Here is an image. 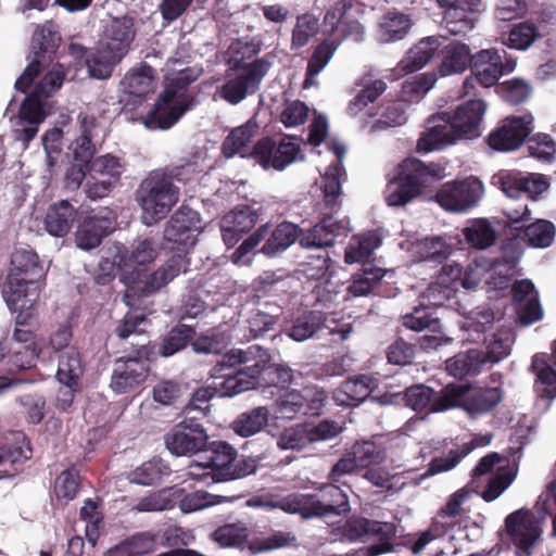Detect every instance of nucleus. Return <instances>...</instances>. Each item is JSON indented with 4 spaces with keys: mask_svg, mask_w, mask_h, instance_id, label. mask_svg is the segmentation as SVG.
<instances>
[{
    "mask_svg": "<svg viewBox=\"0 0 556 556\" xmlns=\"http://www.w3.org/2000/svg\"><path fill=\"white\" fill-rule=\"evenodd\" d=\"M441 395L442 391L434 396V392L431 388L424 384H417L406 389L404 400L405 404L416 412H422L425 409L438 412L434 406Z\"/></svg>",
    "mask_w": 556,
    "mask_h": 556,
    "instance_id": "bf43d9fd",
    "label": "nucleus"
},
{
    "mask_svg": "<svg viewBox=\"0 0 556 556\" xmlns=\"http://www.w3.org/2000/svg\"><path fill=\"white\" fill-rule=\"evenodd\" d=\"M533 116L506 117L502 126L489 136V144L497 151H511L522 144L533 129Z\"/></svg>",
    "mask_w": 556,
    "mask_h": 556,
    "instance_id": "f3484780",
    "label": "nucleus"
},
{
    "mask_svg": "<svg viewBox=\"0 0 556 556\" xmlns=\"http://www.w3.org/2000/svg\"><path fill=\"white\" fill-rule=\"evenodd\" d=\"M61 36L52 21L37 27L31 39L33 56L24 70H46L52 61Z\"/></svg>",
    "mask_w": 556,
    "mask_h": 556,
    "instance_id": "aec40b11",
    "label": "nucleus"
},
{
    "mask_svg": "<svg viewBox=\"0 0 556 556\" xmlns=\"http://www.w3.org/2000/svg\"><path fill=\"white\" fill-rule=\"evenodd\" d=\"M337 160L326 170L324 175V194L328 204H334L341 194V181L344 170L341 166L342 159L345 155V148L340 143L331 146Z\"/></svg>",
    "mask_w": 556,
    "mask_h": 556,
    "instance_id": "c9c22d12",
    "label": "nucleus"
},
{
    "mask_svg": "<svg viewBox=\"0 0 556 556\" xmlns=\"http://www.w3.org/2000/svg\"><path fill=\"white\" fill-rule=\"evenodd\" d=\"M2 293L12 312L20 308H31L39 300L40 285L28 283L27 280H21V278L8 277Z\"/></svg>",
    "mask_w": 556,
    "mask_h": 556,
    "instance_id": "c85d7f7f",
    "label": "nucleus"
},
{
    "mask_svg": "<svg viewBox=\"0 0 556 556\" xmlns=\"http://www.w3.org/2000/svg\"><path fill=\"white\" fill-rule=\"evenodd\" d=\"M458 139L462 138L452 117L447 113H441L428 121L427 130L418 140V148L426 151L435 150Z\"/></svg>",
    "mask_w": 556,
    "mask_h": 556,
    "instance_id": "4be33fe9",
    "label": "nucleus"
},
{
    "mask_svg": "<svg viewBox=\"0 0 556 556\" xmlns=\"http://www.w3.org/2000/svg\"><path fill=\"white\" fill-rule=\"evenodd\" d=\"M511 293L519 318L525 324H533L543 316L538 291L529 279L516 281L511 287Z\"/></svg>",
    "mask_w": 556,
    "mask_h": 556,
    "instance_id": "bb28decb",
    "label": "nucleus"
},
{
    "mask_svg": "<svg viewBox=\"0 0 556 556\" xmlns=\"http://www.w3.org/2000/svg\"><path fill=\"white\" fill-rule=\"evenodd\" d=\"M351 450L362 469L379 465L387 458L386 447L374 440L357 441Z\"/></svg>",
    "mask_w": 556,
    "mask_h": 556,
    "instance_id": "5fc2aeb1",
    "label": "nucleus"
},
{
    "mask_svg": "<svg viewBox=\"0 0 556 556\" xmlns=\"http://www.w3.org/2000/svg\"><path fill=\"white\" fill-rule=\"evenodd\" d=\"M282 505L286 513L299 514L305 519L340 515L350 509L348 495L332 483L321 489L320 497L314 494H291Z\"/></svg>",
    "mask_w": 556,
    "mask_h": 556,
    "instance_id": "6e6552de",
    "label": "nucleus"
},
{
    "mask_svg": "<svg viewBox=\"0 0 556 556\" xmlns=\"http://www.w3.org/2000/svg\"><path fill=\"white\" fill-rule=\"evenodd\" d=\"M200 218L189 207L178 208L166 223L164 240L172 250H189L195 244L194 231L199 228Z\"/></svg>",
    "mask_w": 556,
    "mask_h": 556,
    "instance_id": "4468645a",
    "label": "nucleus"
},
{
    "mask_svg": "<svg viewBox=\"0 0 556 556\" xmlns=\"http://www.w3.org/2000/svg\"><path fill=\"white\" fill-rule=\"evenodd\" d=\"M352 7L353 0H338L325 13L324 34L338 40V46L343 40L362 42L365 39L364 26L349 15Z\"/></svg>",
    "mask_w": 556,
    "mask_h": 556,
    "instance_id": "9d476101",
    "label": "nucleus"
},
{
    "mask_svg": "<svg viewBox=\"0 0 556 556\" xmlns=\"http://www.w3.org/2000/svg\"><path fill=\"white\" fill-rule=\"evenodd\" d=\"M170 473L169 466L160 457L144 462L128 473L130 483L139 485H153L159 483L164 476Z\"/></svg>",
    "mask_w": 556,
    "mask_h": 556,
    "instance_id": "37998d69",
    "label": "nucleus"
},
{
    "mask_svg": "<svg viewBox=\"0 0 556 556\" xmlns=\"http://www.w3.org/2000/svg\"><path fill=\"white\" fill-rule=\"evenodd\" d=\"M377 388V381L370 376L362 375L345 380L334 392L333 400L338 405L352 406L366 400Z\"/></svg>",
    "mask_w": 556,
    "mask_h": 556,
    "instance_id": "c756f323",
    "label": "nucleus"
},
{
    "mask_svg": "<svg viewBox=\"0 0 556 556\" xmlns=\"http://www.w3.org/2000/svg\"><path fill=\"white\" fill-rule=\"evenodd\" d=\"M542 515L535 517L530 510L519 509L506 517L505 525L509 539L522 555L539 540L542 528Z\"/></svg>",
    "mask_w": 556,
    "mask_h": 556,
    "instance_id": "ddd939ff",
    "label": "nucleus"
},
{
    "mask_svg": "<svg viewBox=\"0 0 556 556\" xmlns=\"http://www.w3.org/2000/svg\"><path fill=\"white\" fill-rule=\"evenodd\" d=\"M406 104L404 101H390L383 104L382 112L374 122L371 131L399 127L406 123Z\"/></svg>",
    "mask_w": 556,
    "mask_h": 556,
    "instance_id": "4d7b16f0",
    "label": "nucleus"
},
{
    "mask_svg": "<svg viewBox=\"0 0 556 556\" xmlns=\"http://www.w3.org/2000/svg\"><path fill=\"white\" fill-rule=\"evenodd\" d=\"M125 169V160L111 153L96 157L90 164L91 175H98L115 186L119 182Z\"/></svg>",
    "mask_w": 556,
    "mask_h": 556,
    "instance_id": "de8ad7c7",
    "label": "nucleus"
},
{
    "mask_svg": "<svg viewBox=\"0 0 556 556\" xmlns=\"http://www.w3.org/2000/svg\"><path fill=\"white\" fill-rule=\"evenodd\" d=\"M518 260L519 255L516 253L510 256H504L503 260L492 264L485 279L488 293L492 291H505L509 288L510 279L516 274Z\"/></svg>",
    "mask_w": 556,
    "mask_h": 556,
    "instance_id": "72a5a7b5",
    "label": "nucleus"
},
{
    "mask_svg": "<svg viewBox=\"0 0 556 556\" xmlns=\"http://www.w3.org/2000/svg\"><path fill=\"white\" fill-rule=\"evenodd\" d=\"M420 261L441 263L452 253V247L441 237L425 238L414 245Z\"/></svg>",
    "mask_w": 556,
    "mask_h": 556,
    "instance_id": "8fccbe9b",
    "label": "nucleus"
},
{
    "mask_svg": "<svg viewBox=\"0 0 556 556\" xmlns=\"http://www.w3.org/2000/svg\"><path fill=\"white\" fill-rule=\"evenodd\" d=\"M517 62L504 49H484L470 53L469 70H514Z\"/></svg>",
    "mask_w": 556,
    "mask_h": 556,
    "instance_id": "a19ab883",
    "label": "nucleus"
},
{
    "mask_svg": "<svg viewBox=\"0 0 556 556\" xmlns=\"http://www.w3.org/2000/svg\"><path fill=\"white\" fill-rule=\"evenodd\" d=\"M412 27L408 15L400 12H388L379 25L380 39L386 42L403 39Z\"/></svg>",
    "mask_w": 556,
    "mask_h": 556,
    "instance_id": "49530a36",
    "label": "nucleus"
},
{
    "mask_svg": "<svg viewBox=\"0 0 556 556\" xmlns=\"http://www.w3.org/2000/svg\"><path fill=\"white\" fill-rule=\"evenodd\" d=\"M76 219V210L67 200H61L50 205L45 226L47 231L54 237L67 235Z\"/></svg>",
    "mask_w": 556,
    "mask_h": 556,
    "instance_id": "473e14b6",
    "label": "nucleus"
},
{
    "mask_svg": "<svg viewBox=\"0 0 556 556\" xmlns=\"http://www.w3.org/2000/svg\"><path fill=\"white\" fill-rule=\"evenodd\" d=\"M134 37L132 20H115L110 28V40L100 48V59L97 62L104 63V67L113 68L126 54Z\"/></svg>",
    "mask_w": 556,
    "mask_h": 556,
    "instance_id": "6ab92c4d",
    "label": "nucleus"
},
{
    "mask_svg": "<svg viewBox=\"0 0 556 556\" xmlns=\"http://www.w3.org/2000/svg\"><path fill=\"white\" fill-rule=\"evenodd\" d=\"M555 237L554 225L545 219H538L529 225L523 232V239L534 248H546L552 244Z\"/></svg>",
    "mask_w": 556,
    "mask_h": 556,
    "instance_id": "338daca9",
    "label": "nucleus"
},
{
    "mask_svg": "<svg viewBox=\"0 0 556 556\" xmlns=\"http://www.w3.org/2000/svg\"><path fill=\"white\" fill-rule=\"evenodd\" d=\"M324 327L329 328L325 315L321 312L311 311L296 317L287 333L292 340L302 342L312 338Z\"/></svg>",
    "mask_w": 556,
    "mask_h": 556,
    "instance_id": "79ce46f5",
    "label": "nucleus"
},
{
    "mask_svg": "<svg viewBox=\"0 0 556 556\" xmlns=\"http://www.w3.org/2000/svg\"><path fill=\"white\" fill-rule=\"evenodd\" d=\"M207 434L193 418L177 424L165 438L167 448L177 456L193 455L207 446Z\"/></svg>",
    "mask_w": 556,
    "mask_h": 556,
    "instance_id": "f8f14e48",
    "label": "nucleus"
},
{
    "mask_svg": "<svg viewBox=\"0 0 556 556\" xmlns=\"http://www.w3.org/2000/svg\"><path fill=\"white\" fill-rule=\"evenodd\" d=\"M83 375L84 365L78 349H67L58 356L55 379L59 383L76 386L77 382H81Z\"/></svg>",
    "mask_w": 556,
    "mask_h": 556,
    "instance_id": "58836bf2",
    "label": "nucleus"
},
{
    "mask_svg": "<svg viewBox=\"0 0 556 556\" xmlns=\"http://www.w3.org/2000/svg\"><path fill=\"white\" fill-rule=\"evenodd\" d=\"M225 365H215L210 376L213 379H223L220 382L214 381L218 396L232 397L243 392V369L238 368L235 372H226Z\"/></svg>",
    "mask_w": 556,
    "mask_h": 556,
    "instance_id": "c03bdc74",
    "label": "nucleus"
},
{
    "mask_svg": "<svg viewBox=\"0 0 556 556\" xmlns=\"http://www.w3.org/2000/svg\"><path fill=\"white\" fill-rule=\"evenodd\" d=\"M245 159L253 165L258 164L264 169L283 170L288 165L302 160L303 156L299 139L294 136H286L278 146L269 138L258 140L245 154Z\"/></svg>",
    "mask_w": 556,
    "mask_h": 556,
    "instance_id": "1a4fd4ad",
    "label": "nucleus"
},
{
    "mask_svg": "<svg viewBox=\"0 0 556 556\" xmlns=\"http://www.w3.org/2000/svg\"><path fill=\"white\" fill-rule=\"evenodd\" d=\"M440 41L430 36L420 39L407 52L395 70H421L439 54Z\"/></svg>",
    "mask_w": 556,
    "mask_h": 556,
    "instance_id": "2f4dec72",
    "label": "nucleus"
},
{
    "mask_svg": "<svg viewBox=\"0 0 556 556\" xmlns=\"http://www.w3.org/2000/svg\"><path fill=\"white\" fill-rule=\"evenodd\" d=\"M65 72H46L45 77L35 86L21 103L18 113L12 119V134L15 141H20L23 149L29 147L37 136L39 126L46 119L42 99L51 97L63 85Z\"/></svg>",
    "mask_w": 556,
    "mask_h": 556,
    "instance_id": "7ed1b4c3",
    "label": "nucleus"
},
{
    "mask_svg": "<svg viewBox=\"0 0 556 556\" xmlns=\"http://www.w3.org/2000/svg\"><path fill=\"white\" fill-rule=\"evenodd\" d=\"M504 399L501 383L491 387L469 388L464 384H448L442 389L435 402L437 410L463 408L470 416L484 415L497 407Z\"/></svg>",
    "mask_w": 556,
    "mask_h": 556,
    "instance_id": "39448f33",
    "label": "nucleus"
},
{
    "mask_svg": "<svg viewBox=\"0 0 556 556\" xmlns=\"http://www.w3.org/2000/svg\"><path fill=\"white\" fill-rule=\"evenodd\" d=\"M513 336L509 329H498L483 338V365H493L506 358L510 353Z\"/></svg>",
    "mask_w": 556,
    "mask_h": 556,
    "instance_id": "4c0bfd02",
    "label": "nucleus"
},
{
    "mask_svg": "<svg viewBox=\"0 0 556 556\" xmlns=\"http://www.w3.org/2000/svg\"><path fill=\"white\" fill-rule=\"evenodd\" d=\"M479 0H459V2L446 5L444 22L451 35H466L473 29L478 20Z\"/></svg>",
    "mask_w": 556,
    "mask_h": 556,
    "instance_id": "393cba45",
    "label": "nucleus"
},
{
    "mask_svg": "<svg viewBox=\"0 0 556 556\" xmlns=\"http://www.w3.org/2000/svg\"><path fill=\"white\" fill-rule=\"evenodd\" d=\"M109 208L91 212L78 224L75 241L79 249L89 251L99 247L102 240L114 230V219Z\"/></svg>",
    "mask_w": 556,
    "mask_h": 556,
    "instance_id": "dca6fc26",
    "label": "nucleus"
},
{
    "mask_svg": "<svg viewBox=\"0 0 556 556\" xmlns=\"http://www.w3.org/2000/svg\"><path fill=\"white\" fill-rule=\"evenodd\" d=\"M156 359L154 346L138 344L131 352L114 362L110 387L117 394H125L140 388L147 380L151 364Z\"/></svg>",
    "mask_w": 556,
    "mask_h": 556,
    "instance_id": "423d86ee",
    "label": "nucleus"
},
{
    "mask_svg": "<svg viewBox=\"0 0 556 556\" xmlns=\"http://www.w3.org/2000/svg\"><path fill=\"white\" fill-rule=\"evenodd\" d=\"M441 169L434 165H426L417 159H406L394 169L384 191L389 206H401L410 202L419 194L429 178L440 179Z\"/></svg>",
    "mask_w": 556,
    "mask_h": 556,
    "instance_id": "20e7f679",
    "label": "nucleus"
},
{
    "mask_svg": "<svg viewBox=\"0 0 556 556\" xmlns=\"http://www.w3.org/2000/svg\"><path fill=\"white\" fill-rule=\"evenodd\" d=\"M298 238V228L293 224L282 223L273 231L271 236L262 247V252L274 256L286 251Z\"/></svg>",
    "mask_w": 556,
    "mask_h": 556,
    "instance_id": "603ef678",
    "label": "nucleus"
},
{
    "mask_svg": "<svg viewBox=\"0 0 556 556\" xmlns=\"http://www.w3.org/2000/svg\"><path fill=\"white\" fill-rule=\"evenodd\" d=\"M231 334L222 325L207 329L192 341L195 353L220 354L231 343Z\"/></svg>",
    "mask_w": 556,
    "mask_h": 556,
    "instance_id": "ea45409f",
    "label": "nucleus"
},
{
    "mask_svg": "<svg viewBox=\"0 0 556 556\" xmlns=\"http://www.w3.org/2000/svg\"><path fill=\"white\" fill-rule=\"evenodd\" d=\"M318 18L309 13L298 16L292 30L291 50H299L305 47L309 40L318 33Z\"/></svg>",
    "mask_w": 556,
    "mask_h": 556,
    "instance_id": "052dcab7",
    "label": "nucleus"
},
{
    "mask_svg": "<svg viewBox=\"0 0 556 556\" xmlns=\"http://www.w3.org/2000/svg\"><path fill=\"white\" fill-rule=\"evenodd\" d=\"M270 357L260 345L253 344L245 351V391L256 388H280L276 375H269Z\"/></svg>",
    "mask_w": 556,
    "mask_h": 556,
    "instance_id": "412c9836",
    "label": "nucleus"
},
{
    "mask_svg": "<svg viewBox=\"0 0 556 556\" xmlns=\"http://www.w3.org/2000/svg\"><path fill=\"white\" fill-rule=\"evenodd\" d=\"M438 77L435 72L415 73L408 75L402 83V99L404 102H419L435 85Z\"/></svg>",
    "mask_w": 556,
    "mask_h": 556,
    "instance_id": "f704fd0d",
    "label": "nucleus"
},
{
    "mask_svg": "<svg viewBox=\"0 0 556 556\" xmlns=\"http://www.w3.org/2000/svg\"><path fill=\"white\" fill-rule=\"evenodd\" d=\"M380 243L381 239L376 231L354 236L346 248L344 256L345 262L348 264H354L364 261L371 255Z\"/></svg>",
    "mask_w": 556,
    "mask_h": 556,
    "instance_id": "a18cd8bd",
    "label": "nucleus"
},
{
    "mask_svg": "<svg viewBox=\"0 0 556 556\" xmlns=\"http://www.w3.org/2000/svg\"><path fill=\"white\" fill-rule=\"evenodd\" d=\"M168 72L164 77V89L159 94L153 109L148 113L144 125L151 130H166L191 109L193 96L189 86L199 78V73Z\"/></svg>",
    "mask_w": 556,
    "mask_h": 556,
    "instance_id": "f03ea898",
    "label": "nucleus"
},
{
    "mask_svg": "<svg viewBox=\"0 0 556 556\" xmlns=\"http://www.w3.org/2000/svg\"><path fill=\"white\" fill-rule=\"evenodd\" d=\"M483 367L482 352L478 349L459 352L446 361V371L459 379L467 376H476Z\"/></svg>",
    "mask_w": 556,
    "mask_h": 556,
    "instance_id": "e433bc0d",
    "label": "nucleus"
},
{
    "mask_svg": "<svg viewBox=\"0 0 556 556\" xmlns=\"http://www.w3.org/2000/svg\"><path fill=\"white\" fill-rule=\"evenodd\" d=\"M80 486V475L79 471L72 466L63 470L54 480L53 494L59 502L67 504L73 501Z\"/></svg>",
    "mask_w": 556,
    "mask_h": 556,
    "instance_id": "864d4df0",
    "label": "nucleus"
},
{
    "mask_svg": "<svg viewBox=\"0 0 556 556\" xmlns=\"http://www.w3.org/2000/svg\"><path fill=\"white\" fill-rule=\"evenodd\" d=\"M187 253L188 250H177V253L155 271L149 273L146 269H138L136 273H132L131 281L124 294L126 305L135 306L139 298L148 296L159 291L180 273H186L189 265Z\"/></svg>",
    "mask_w": 556,
    "mask_h": 556,
    "instance_id": "0eeeda50",
    "label": "nucleus"
},
{
    "mask_svg": "<svg viewBox=\"0 0 556 556\" xmlns=\"http://www.w3.org/2000/svg\"><path fill=\"white\" fill-rule=\"evenodd\" d=\"M152 73L153 72L127 73L122 80L124 91L140 99L153 92L155 89L156 78Z\"/></svg>",
    "mask_w": 556,
    "mask_h": 556,
    "instance_id": "13d9d810",
    "label": "nucleus"
},
{
    "mask_svg": "<svg viewBox=\"0 0 556 556\" xmlns=\"http://www.w3.org/2000/svg\"><path fill=\"white\" fill-rule=\"evenodd\" d=\"M501 186L508 198L515 199L526 193L534 200L547 190L549 184L541 174L509 173L501 178Z\"/></svg>",
    "mask_w": 556,
    "mask_h": 556,
    "instance_id": "b1692460",
    "label": "nucleus"
},
{
    "mask_svg": "<svg viewBox=\"0 0 556 556\" xmlns=\"http://www.w3.org/2000/svg\"><path fill=\"white\" fill-rule=\"evenodd\" d=\"M307 425H294L286 428L277 439V445L281 450L301 451L312 444Z\"/></svg>",
    "mask_w": 556,
    "mask_h": 556,
    "instance_id": "69168bd1",
    "label": "nucleus"
},
{
    "mask_svg": "<svg viewBox=\"0 0 556 556\" xmlns=\"http://www.w3.org/2000/svg\"><path fill=\"white\" fill-rule=\"evenodd\" d=\"M243 208L240 205L235 211L226 214L222 219V237L228 248L235 247L243 237Z\"/></svg>",
    "mask_w": 556,
    "mask_h": 556,
    "instance_id": "774afa93",
    "label": "nucleus"
},
{
    "mask_svg": "<svg viewBox=\"0 0 556 556\" xmlns=\"http://www.w3.org/2000/svg\"><path fill=\"white\" fill-rule=\"evenodd\" d=\"M349 231V223L339 220L334 216H326L300 239V244L305 249H320L333 243L334 238Z\"/></svg>",
    "mask_w": 556,
    "mask_h": 556,
    "instance_id": "a878e982",
    "label": "nucleus"
},
{
    "mask_svg": "<svg viewBox=\"0 0 556 556\" xmlns=\"http://www.w3.org/2000/svg\"><path fill=\"white\" fill-rule=\"evenodd\" d=\"M483 194V186L476 178L447 182L438 191L437 202L446 211L465 212L475 206Z\"/></svg>",
    "mask_w": 556,
    "mask_h": 556,
    "instance_id": "9b49d317",
    "label": "nucleus"
},
{
    "mask_svg": "<svg viewBox=\"0 0 556 556\" xmlns=\"http://www.w3.org/2000/svg\"><path fill=\"white\" fill-rule=\"evenodd\" d=\"M442 63L438 70H469L470 49L465 43H450L441 51Z\"/></svg>",
    "mask_w": 556,
    "mask_h": 556,
    "instance_id": "0e129e2a",
    "label": "nucleus"
},
{
    "mask_svg": "<svg viewBox=\"0 0 556 556\" xmlns=\"http://www.w3.org/2000/svg\"><path fill=\"white\" fill-rule=\"evenodd\" d=\"M393 532V525L370 520L361 516H352L343 523L331 529L334 541L340 542H364L371 535L389 534Z\"/></svg>",
    "mask_w": 556,
    "mask_h": 556,
    "instance_id": "a211bd4d",
    "label": "nucleus"
},
{
    "mask_svg": "<svg viewBox=\"0 0 556 556\" xmlns=\"http://www.w3.org/2000/svg\"><path fill=\"white\" fill-rule=\"evenodd\" d=\"M532 369L536 375V388L542 396H556V370L546 362L545 355H534Z\"/></svg>",
    "mask_w": 556,
    "mask_h": 556,
    "instance_id": "3c124183",
    "label": "nucleus"
},
{
    "mask_svg": "<svg viewBox=\"0 0 556 556\" xmlns=\"http://www.w3.org/2000/svg\"><path fill=\"white\" fill-rule=\"evenodd\" d=\"M383 275L384 273L381 268L367 265L361 273L354 276V279L348 290L353 296L367 295L382 279Z\"/></svg>",
    "mask_w": 556,
    "mask_h": 556,
    "instance_id": "e2e57ef3",
    "label": "nucleus"
},
{
    "mask_svg": "<svg viewBox=\"0 0 556 556\" xmlns=\"http://www.w3.org/2000/svg\"><path fill=\"white\" fill-rule=\"evenodd\" d=\"M195 334L191 326L179 324L170 329L160 346V355L168 357L184 350Z\"/></svg>",
    "mask_w": 556,
    "mask_h": 556,
    "instance_id": "6e6d98bb",
    "label": "nucleus"
},
{
    "mask_svg": "<svg viewBox=\"0 0 556 556\" xmlns=\"http://www.w3.org/2000/svg\"><path fill=\"white\" fill-rule=\"evenodd\" d=\"M33 456L30 442L21 431L9 433L0 443V479L16 476Z\"/></svg>",
    "mask_w": 556,
    "mask_h": 556,
    "instance_id": "2eb2a0df",
    "label": "nucleus"
},
{
    "mask_svg": "<svg viewBox=\"0 0 556 556\" xmlns=\"http://www.w3.org/2000/svg\"><path fill=\"white\" fill-rule=\"evenodd\" d=\"M496 92L505 101L511 104H519L530 97L532 88L523 78L514 77L498 83L496 85Z\"/></svg>",
    "mask_w": 556,
    "mask_h": 556,
    "instance_id": "680f3d73",
    "label": "nucleus"
},
{
    "mask_svg": "<svg viewBox=\"0 0 556 556\" xmlns=\"http://www.w3.org/2000/svg\"><path fill=\"white\" fill-rule=\"evenodd\" d=\"M485 111L486 103L480 99L469 100L457 108L452 121L462 139H471L481 135Z\"/></svg>",
    "mask_w": 556,
    "mask_h": 556,
    "instance_id": "5701e85b",
    "label": "nucleus"
},
{
    "mask_svg": "<svg viewBox=\"0 0 556 556\" xmlns=\"http://www.w3.org/2000/svg\"><path fill=\"white\" fill-rule=\"evenodd\" d=\"M211 470L215 471V479L218 482L240 478V472L232 469V463L237 457L236 450L228 443L218 441L212 442L204 448Z\"/></svg>",
    "mask_w": 556,
    "mask_h": 556,
    "instance_id": "cd10ccee",
    "label": "nucleus"
},
{
    "mask_svg": "<svg viewBox=\"0 0 556 556\" xmlns=\"http://www.w3.org/2000/svg\"><path fill=\"white\" fill-rule=\"evenodd\" d=\"M13 269L9 277L27 280L28 283H39L46 276V270L38 254L33 250L21 249L12 256Z\"/></svg>",
    "mask_w": 556,
    "mask_h": 556,
    "instance_id": "7c9ffc66",
    "label": "nucleus"
},
{
    "mask_svg": "<svg viewBox=\"0 0 556 556\" xmlns=\"http://www.w3.org/2000/svg\"><path fill=\"white\" fill-rule=\"evenodd\" d=\"M194 172V165L188 163L151 170L142 179L136 191V200L142 210L144 224L152 225L167 216L180 197L175 180L187 181Z\"/></svg>",
    "mask_w": 556,
    "mask_h": 556,
    "instance_id": "f257e3e1",
    "label": "nucleus"
},
{
    "mask_svg": "<svg viewBox=\"0 0 556 556\" xmlns=\"http://www.w3.org/2000/svg\"><path fill=\"white\" fill-rule=\"evenodd\" d=\"M157 256V247L152 239H139L134 241L131 245L130 254L127 258V264L129 266L137 265L138 268H134L126 277L125 282L127 287L131 281V274L136 273L138 269H146V265L152 263Z\"/></svg>",
    "mask_w": 556,
    "mask_h": 556,
    "instance_id": "09e8293b",
    "label": "nucleus"
}]
</instances>
